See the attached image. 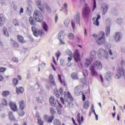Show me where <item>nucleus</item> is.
Instances as JSON below:
<instances>
[{"label": "nucleus", "mask_w": 125, "mask_h": 125, "mask_svg": "<svg viewBox=\"0 0 125 125\" xmlns=\"http://www.w3.org/2000/svg\"><path fill=\"white\" fill-rule=\"evenodd\" d=\"M38 123L39 125H43L44 122L42 120V119H38Z\"/></svg>", "instance_id": "45"}, {"label": "nucleus", "mask_w": 125, "mask_h": 125, "mask_svg": "<svg viewBox=\"0 0 125 125\" xmlns=\"http://www.w3.org/2000/svg\"><path fill=\"white\" fill-rule=\"evenodd\" d=\"M100 37L98 39L96 40L97 43L99 45H101V44H104L106 42V38H105V33L103 31H101L99 35Z\"/></svg>", "instance_id": "2"}, {"label": "nucleus", "mask_w": 125, "mask_h": 125, "mask_svg": "<svg viewBox=\"0 0 125 125\" xmlns=\"http://www.w3.org/2000/svg\"><path fill=\"white\" fill-rule=\"evenodd\" d=\"M58 80L61 83H63V85L64 86H66V85H67V84H66V82H65L64 80L62 81L61 75H60V74H59L58 75Z\"/></svg>", "instance_id": "30"}, {"label": "nucleus", "mask_w": 125, "mask_h": 125, "mask_svg": "<svg viewBox=\"0 0 125 125\" xmlns=\"http://www.w3.org/2000/svg\"><path fill=\"white\" fill-rule=\"evenodd\" d=\"M53 125H65V124L61 122V121L59 119H55L53 121Z\"/></svg>", "instance_id": "22"}, {"label": "nucleus", "mask_w": 125, "mask_h": 125, "mask_svg": "<svg viewBox=\"0 0 125 125\" xmlns=\"http://www.w3.org/2000/svg\"><path fill=\"white\" fill-rule=\"evenodd\" d=\"M66 53L67 55H69V56H73V53L71 51H70V50L67 49L66 51Z\"/></svg>", "instance_id": "44"}, {"label": "nucleus", "mask_w": 125, "mask_h": 125, "mask_svg": "<svg viewBox=\"0 0 125 125\" xmlns=\"http://www.w3.org/2000/svg\"><path fill=\"white\" fill-rule=\"evenodd\" d=\"M82 100L83 101H85V95L83 93H82Z\"/></svg>", "instance_id": "61"}, {"label": "nucleus", "mask_w": 125, "mask_h": 125, "mask_svg": "<svg viewBox=\"0 0 125 125\" xmlns=\"http://www.w3.org/2000/svg\"><path fill=\"white\" fill-rule=\"evenodd\" d=\"M3 32L5 37H8V36H9V34H8V32L7 31V29H6V28L4 27L3 29Z\"/></svg>", "instance_id": "41"}, {"label": "nucleus", "mask_w": 125, "mask_h": 125, "mask_svg": "<svg viewBox=\"0 0 125 125\" xmlns=\"http://www.w3.org/2000/svg\"><path fill=\"white\" fill-rule=\"evenodd\" d=\"M42 28L43 30L45 31V32H47L48 31V26L47 25V24H46V23L43 22Z\"/></svg>", "instance_id": "35"}, {"label": "nucleus", "mask_w": 125, "mask_h": 125, "mask_svg": "<svg viewBox=\"0 0 125 125\" xmlns=\"http://www.w3.org/2000/svg\"><path fill=\"white\" fill-rule=\"evenodd\" d=\"M67 60L68 62H71V61L73 60V56H70V57H68Z\"/></svg>", "instance_id": "58"}, {"label": "nucleus", "mask_w": 125, "mask_h": 125, "mask_svg": "<svg viewBox=\"0 0 125 125\" xmlns=\"http://www.w3.org/2000/svg\"><path fill=\"white\" fill-rule=\"evenodd\" d=\"M24 115L25 112L23 111H21L19 113V116H20V117H23Z\"/></svg>", "instance_id": "54"}, {"label": "nucleus", "mask_w": 125, "mask_h": 125, "mask_svg": "<svg viewBox=\"0 0 125 125\" xmlns=\"http://www.w3.org/2000/svg\"><path fill=\"white\" fill-rule=\"evenodd\" d=\"M19 107L21 110H24L26 108V103L23 100H21L19 102Z\"/></svg>", "instance_id": "13"}, {"label": "nucleus", "mask_w": 125, "mask_h": 125, "mask_svg": "<svg viewBox=\"0 0 125 125\" xmlns=\"http://www.w3.org/2000/svg\"><path fill=\"white\" fill-rule=\"evenodd\" d=\"M9 118L10 121H13L14 122L16 121V118H15L14 115H13V112H12V111L9 112Z\"/></svg>", "instance_id": "24"}, {"label": "nucleus", "mask_w": 125, "mask_h": 125, "mask_svg": "<svg viewBox=\"0 0 125 125\" xmlns=\"http://www.w3.org/2000/svg\"><path fill=\"white\" fill-rule=\"evenodd\" d=\"M13 47H19V44L16 41H13Z\"/></svg>", "instance_id": "43"}, {"label": "nucleus", "mask_w": 125, "mask_h": 125, "mask_svg": "<svg viewBox=\"0 0 125 125\" xmlns=\"http://www.w3.org/2000/svg\"><path fill=\"white\" fill-rule=\"evenodd\" d=\"M17 39L18 42H21V43H26V40H25L24 37L20 34H19L17 36Z\"/></svg>", "instance_id": "12"}, {"label": "nucleus", "mask_w": 125, "mask_h": 125, "mask_svg": "<svg viewBox=\"0 0 125 125\" xmlns=\"http://www.w3.org/2000/svg\"><path fill=\"white\" fill-rule=\"evenodd\" d=\"M18 83H19V80L17 78H14L13 80V83L14 84V86H16L17 85Z\"/></svg>", "instance_id": "38"}, {"label": "nucleus", "mask_w": 125, "mask_h": 125, "mask_svg": "<svg viewBox=\"0 0 125 125\" xmlns=\"http://www.w3.org/2000/svg\"><path fill=\"white\" fill-rule=\"evenodd\" d=\"M108 52H109L110 55H113V52H112V50L111 49H110L108 50Z\"/></svg>", "instance_id": "64"}, {"label": "nucleus", "mask_w": 125, "mask_h": 125, "mask_svg": "<svg viewBox=\"0 0 125 125\" xmlns=\"http://www.w3.org/2000/svg\"><path fill=\"white\" fill-rule=\"evenodd\" d=\"M91 110L92 111L93 113H95V110L94 109V106L93 105H92L91 107Z\"/></svg>", "instance_id": "63"}, {"label": "nucleus", "mask_w": 125, "mask_h": 125, "mask_svg": "<svg viewBox=\"0 0 125 125\" xmlns=\"http://www.w3.org/2000/svg\"><path fill=\"white\" fill-rule=\"evenodd\" d=\"M71 25L73 30H74L76 28V26L75 25V23H74L73 21H71Z\"/></svg>", "instance_id": "60"}, {"label": "nucleus", "mask_w": 125, "mask_h": 125, "mask_svg": "<svg viewBox=\"0 0 125 125\" xmlns=\"http://www.w3.org/2000/svg\"><path fill=\"white\" fill-rule=\"evenodd\" d=\"M37 6H38V8L41 11H43L44 10L43 8V5L42 3L41 0H38L37 1Z\"/></svg>", "instance_id": "15"}, {"label": "nucleus", "mask_w": 125, "mask_h": 125, "mask_svg": "<svg viewBox=\"0 0 125 125\" xmlns=\"http://www.w3.org/2000/svg\"><path fill=\"white\" fill-rule=\"evenodd\" d=\"M83 108L86 110H87L89 108V101L87 100L84 102Z\"/></svg>", "instance_id": "26"}, {"label": "nucleus", "mask_w": 125, "mask_h": 125, "mask_svg": "<svg viewBox=\"0 0 125 125\" xmlns=\"http://www.w3.org/2000/svg\"><path fill=\"white\" fill-rule=\"evenodd\" d=\"M59 92L62 95H63V88L61 87L59 89Z\"/></svg>", "instance_id": "59"}, {"label": "nucleus", "mask_w": 125, "mask_h": 125, "mask_svg": "<svg viewBox=\"0 0 125 125\" xmlns=\"http://www.w3.org/2000/svg\"><path fill=\"white\" fill-rule=\"evenodd\" d=\"M44 121H46L48 123H52L53 120H54V115L48 116V115H45L43 116Z\"/></svg>", "instance_id": "10"}, {"label": "nucleus", "mask_w": 125, "mask_h": 125, "mask_svg": "<svg viewBox=\"0 0 125 125\" xmlns=\"http://www.w3.org/2000/svg\"><path fill=\"white\" fill-rule=\"evenodd\" d=\"M64 32H60L59 35H58V38L59 39V40L61 42V44H65V42L62 41V39H61V37H62V38H64Z\"/></svg>", "instance_id": "21"}, {"label": "nucleus", "mask_w": 125, "mask_h": 125, "mask_svg": "<svg viewBox=\"0 0 125 125\" xmlns=\"http://www.w3.org/2000/svg\"><path fill=\"white\" fill-rule=\"evenodd\" d=\"M6 1V0H0V4H1V5H5Z\"/></svg>", "instance_id": "52"}, {"label": "nucleus", "mask_w": 125, "mask_h": 125, "mask_svg": "<svg viewBox=\"0 0 125 125\" xmlns=\"http://www.w3.org/2000/svg\"><path fill=\"white\" fill-rule=\"evenodd\" d=\"M103 52H104V58H106V59H108V58H109V54L108 53V52L102 49H99V50L98 51V57H99L100 58H101V57L102 56V53Z\"/></svg>", "instance_id": "8"}, {"label": "nucleus", "mask_w": 125, "mask_h": 125, "mask_svg": "<svg viewBox=\"0 0 125 125\" xmlns=\"http://www.w3.org/2000/svg\"><path fill=\"white\" fill-rule=\"evenodd\" d=\"M106 36H109L110 35V28L109 27H107L106 29Z\"/></svg>", "instance_id": "49"}, {"label": "nucleus", "mask_w": 125, "mask_h": 125, "mask_svg": "<svg viewBox=\"0 0 125 125\" xmlns=\"http://www.w3.org/2000/svg\"><path fill=\"white\" fill-rule=\"evenodd\" d=\"M75 21L77 24H79V26H81V15L80 13L77 14L74 17Z\"/></svg>", "instance_id": "17"}, {"label": "nucleus", "mask_w": 125, "mask_h": 125, "mask_svg": "<svg viewBox=\"0 0 125 125\" xmlns=\"http://www.w3.org/2000/svg\"><path fill=\"white\" fill-rule=\"evenodd\" d=\"M9 105L13 112H16V111L18 110L17 109V105H16V103L11 102Z\"/></svg>", "instance_id": "11"}, {"label": "nucleus", "mask_w": 125, "mask_h": 125, "mask_svg": "<svg viewBox=\"0 0 125 125\" xmlns=\"http://www.w3.org/2000/svg\"><path fill=\"white\" fill-rule=\"evenodd\" d=\"M1 104L3 106H7L8 105V103H7V100L5 99H2L1 100Z\"/></svg>", "instance_id": "32"}, {"label": "nucleus", "mask_w": 125, "mask_h": 125, "mask_svg": "<svg viewBox=\"0 0 125 125\" xmlns=\"http://www.w3.org/2000/svg\"><path fill=\"white\" fill-rule=\"evenodd\" d=\"M74 60L78 63V62H81V54H80V52H79V50L76 49H75L74 52Z\"/></svg>", "instance_id": "5"}, {"label": "nucleus", "mask_w": 125, "mask_h": 125, "mask_svg": "<svg viewBox=\"0 0 125 125\" xmlns=\"http://www.w3.org/2000/svg\"><path fill=\"white\" fill-rule=\"evenodd\" d=\"M90 64H91V61H90V60L88 59H86L85 60V62L84 63L85 67H88V66H89Z\"/></svg>", "instance_id": "34"}, {"label": "nucleus", "mask_w": 125, "mask_h": 125, "mask_svg": "<svg viewBox=\"0 0 125 125\" xmlns=\"http://www.w3.org/2000/svg\"><path fill=\"white\" fill-rule=\"evenodd\" d=\"M82 15L85 18L89 17V15H90V8L88 7H85L83 10Z\"/></svg>", "instance_id": "7"}, {"label": "nucleus", "mask_w": 125, "mask_h": 125, "mask_svg": "<svg viewBox=\"0 0 125 125\" xmlns=\"http://www.w3.org/2000/svg\"><path fill=\"white\" fill-rule=\"evenodd\" d=\"M68 38L70 40H74L75 39V35L72 33H69L68 34Z\"/></svg>", "instance_id": "39"}, {"label": "nucleus", "mask_w": 125, "mask_h": 125, "mask_svg": "<svg viewBox=\"0 0 125 125\" xmlns=\"http://www.w3.org/2000/svg\"><path fill=\"white\" fill-rule=\"evenodd\" d=\"M57 102L58 104V105L60 106V107H58L57 108V113L58 115H61V114H62V109H61V108L62 107V104H60L58 101H57Z\"/></svg>", "instance_id": "20"}, {"label": "nucleus", "mask_w": 125, "mask_h": 125, "mask_svg": "<svg viewBox=\"0 0 125 125\" xmlns=\"http://www.w3.org/2000/svg\"><path fill=\"white\" fill-rule=\"evenodd\" d=\"M101 18V16L100 15H98V17L95 21V18H93L92 20H93V24L94 25H95L96 26H99V19Z\"/></svg>", "instance_id": "16"}, {"label": "nucleus", "mask_w": 125, "mask_h": 125, "mask_svg": "<svg viewBox=\"0 0 125 125\" xmlns=\"http://www.w3.org/2000/svg\"><path fill=\"white\" fill-rule=\"evenodd\" d=\"M125 77V70L124 68L122 67L118 69V72L115 76L116 79H121V77Z\"/></svg>", "instance_id": "6"}, {"label": "nucleus", "mask_w": 125, "mask_h": 125, "mask_svg": "<svg viewBox=\"0 0 125 125\" xmlns=\"http://www.w3.org/2000/svg\"><path fill=\"white\" fill-rule=\"evenodd\" d=\"M31 30L33 31V35L35 37H39V36H40V37H42V35L44 34V32L43 31V30L38 29V28H37V27L35 26H32L31 27Z\"/></svg>", "instance_id": "4"}, {"label": "nucleus", "mask_w": 125, "mask_h": 125, "mask_svg": "<svg viewBox=\"0 0 125 125\" xmlns=\"http://www.w3.org/2000/svg\"><path fill=\"white\" fill-rule=\"evenodd\" d=\"M49 101L51 106L56 107V101L53 97H51L49 99Z\"/></svg>", "instance_id": "14"}, {"label": "nucleus", "mask_w": 125, "mask_h": 125, "mask_svg": "<svg viewBox=\"0 0 125 125\" xmlns=\"http://www.w3.org/2000/svg\"><path fill=\"white\" fill-rule=\"evenodd\" d=\"M64 97L65 102H67V107H71L73 106V102L74 101V98L71 93L69 91L64 92Z\"/></svg>", "instance_id": "1"}, {"label": "nucleus", "mask_w": 125, "mask_h": 125, "mask_svg": "<svg viewBox=\"0 0 125 125\" xmlns=\"http://www.w3.org/2000/svg\"><path fill=\"white\" fill-rule=\"evenodd\" d=\"M60 101H61V102H62V104H64V98H63V97H61L60 98Z\"/></svg>", "instance_id": "62"}, {"label": "nucleus", "mask_w": 125, "mask_h": 125, "mask_svg": "<svg viewBox=\"0 0 125 125\" xmlns=\"http://www.w3.org/2000/svg\"><path fill=\"white\" fill-rule=\"evenodd\" d=\"M108 5H105L103 7L102 13L104 15L105 13H107V11H108Z\"/></svg>", "instance_id": "31"}, {"label": "nucleus", "mask_w": 125, "mask_h": 125, "mask_svg": "<svg viewBox=\"0 0 125 125\" xmlns=\"http://www.w3.org/2000/svg\"><path fill=\"white\" fill-rule=\"evenodd\" d=\"M19 12H20V15H21V14L24 13V9H23V8H22V7H21L20 9Z\"/></svg>", "instance_id": "57"}, {"label": "nucleus", "mask_w": 125, "mask_h": 125, "mask_svg": "<svg viewBox=\"0 0 125 125\" xmlns=\"http://www.w3.org/2000/svg\"><path fill=\"white\" fill-rule=\"evenodd\" d=\"M45 8H46V10L49 12V13H51V9L49 7V6L47 4H45L44 5Z\"/></svg>", "instance_id": "40"}, {"label": "nucleus", "mask_w": 125, "mask_h": 125, "mask_svg": "<svg viewBox=\"0 0 125 125\" xmlns=\"http://www.w3.org/2000/svg\"><path fill=\"white\" fill-rule=\"evenodd\" d=\"M95 8H96V0H94L93 10H94Z\"/></svg>", "instance_id": "56"}, {"label": "nucleus", "mask_w": 125, "mask_h": 125, "mask_svg": "<svg viewBox=\"0 0 125 125\" xmlns=\"http://www.w3.org/2000/svg\"><path fill=\"white\" fill-rule=\"evenodd\" d=\"M113 76V73H107L106 74V79L108 81H109V80H110L111 79V78H112V77Z\"/></svg>", "instance_id": "42"}, {"label": "nucleus", "mask_w": 125, "mask_h": 125, "mask_svg": "<svg viewBox=\"0 0 125 125\" xmlns=\"http://www.w3.org/2000/svg\"><path fill=\"white\" fill-rule=\"evenodd\" d=\"M77 121L79 123V125H82V122H83V116L81 117V113H79L77 115Z\"/></svg>", "instance_id": "25"}, {"label": "nucleus", "mask_w": 125, "mask_h": 125, "mask_svg": "<svg viewBox=\"0 0 125 125\" xmlns=\"http://www.w3.org/2000/svg\"><path fill=\"white\" fill-rule=\"evenodd\" d=\"M10 93V92H9V91H4L2 93V96H3V97H7V96H8V95H9Z\"/></svg>", "instance_id": "36"}, {"label": "nucleus", "mask_w": 125, "mask_h": 125, "mask_svg": "<svg viewBox=\"0 0 125 125\" xmlns=\"http://www.w3.org/2000/svg\"><path fill=\"white\" fill-rule=\"evenodd\" d=\"M70 23V20H66L64 21V24L65 27H68Z\"/></svg>", "instance_id": "46"}, {"label": "nucleus", "mask_w": 125, "mask_h": 125, "mask_svg": "<svg viewBox=\"0 0 125 125\" xmlns=\"http://www.w3.org/2000/svg\"><path fill=\"white\" fill-rule=\"evenodd\" d=\"M14 24L15 26H19V22L17 20H14Z\"/></svg>", "instance_id": "53"}, {"label": "nucleus", "mask_w": 125, "mask_h": 125, "mask_svg": "<svg viewBox=\"0 0 125 125\" xmlns=\"http://www.w3.org/2000/svg\"><path fill=\"white\" fill-rule=\"evenodd\" d=\"M50 112L51 115H52V116H54L53 115L56 114V110H55V108H54V107H51L50 108Z\"/></svg>", "instance_id": "37"}, {"label": "nucleus", "mask_w": 125, "mask_h": 125, "mask_svg": "<svg viewBox=\"0 0 125 125\" xmlns=\"http://www.w3.org/2000/svg\"><path fill=\"white\" fill-rule=\"evenodd\" d=\"M93 66L92 67H94V68H96L99 71H101L102 70V63L98 61H97L93 63Z\"/></svg>", "instance_id": "9"}, {"label": "nucleus", "mask_w": 125, "mask_h": 125, "mask_svg": "<svg viewBox=\"0 0 125 125\" xmlns=\"http://www.w3.org/2000/svg\"><path fill=\"white\" fill-rule=\"evenodd\" d=\"M5 23V18H4V16L3 14H0V26L3 25Z\"/></svg>", "instance_id": "18"}, {"label": "nucleus", "mask_w": 125, "mask_h": 125, "mask_svg": "<svg viewBox=\"0 0 125 125\" xmlns=\"http://www.w3.org/2000/svg\"><path fill=\"white\" fill-rule=\"evenodd\" d=\"M49 80L53 85H56V83L54 80V76L52 74H51L49 76Z\"/></svg>", "instance_id": "23"}, {"label": "nucleus", "mask_w": 125, "mask_h": 125, "mask_svg": "<svg viewBox=\"0 0 125 125\" xmlns=\"http://www.w3.org/2000/svg\"><path fill=\"white\" fill-rule=\"evenodd\" d=\"M16 92L17 94H20V93H23L24 92V88L22 86H20L19 87L16 88Z\"/></svg>", "instance_id": "19"}, {"label": "nucleus", "mask_w": 125, "mask_h": 125, "mask_svg": "<svg viewBox=\"0 0 125 125\" xmlns=\"http://www.w3.org/2000/svg\"><path fill=\"white\" fill-rule=\"evenodd\" d=\"M6 70V68L5 67H0V73H4Z\"/></svg>", "instance_id": "50"}, {"label": "nucleus", "mask_w": 125, "mask_h": 125, "mask_svg": "<svg viewBox=\"0 0 125 125\" xmlns=\"http://www.w3.org/2000/svg\"><path fill=\"white\" fill-rule=\"evenodd\" d=\"M121 37V33L117 32L116 33V36L115 37V40L116 41V42H119L120 40H121L122 39V38Z\"/></svg>", "instance_id": "29"}, {"label": "nucleus", "mask_w": 125, "mask_h": 125, "mask_svg": "<svg viewBox=\"0 0 125 125\" xmlns=\"http://www.w3.org/2000/svg\"><path fill=\"white\" fill-rule=\"evenodd\" d=\"M63 6L64 7L65 12H67V11H68V10H67V8L68 7V5L67 4V3H64L63 4Z\"/></svg>", "instance_id": "55"}, {"label": "nucleus", "mask_w": 125, "mask_h": 125, "mask_svg": "<svg viewBox=\"0 0 125 125\" xmlns=\"http://www.w3.org/2000/svg\"><path fill=\"white\" fill-rule=\"evenodd\" d=\"M71 77L73 80H79L78 73L76 72H73L71 74Z\"/></svg>", "instance_id": "27"}, {"label": "nucleus", "mask_w": 125, "mask_h": 125, "mask_svg": "<svg viewBox=\"0 0 125 125\" xmlns=\"http://www.w3.org/2000/svg\"><path fill=\"white\" fill-rule=\"evenodd\" d=\"M55 94L57 98H60V94H59V92L58 91L55 90Z\"/></svg>", "instance_id": "48"}, {"label": "nucleus", "mask_w": 125, "mask_h": 125, "mask_svg": "<svg viewBox=\"0 0 125 125\" xmlns=\"http://www.w3.org/2000/svg\"><path fill=\"white\" fill-rule=\"evenodd\" d=\"M34 18L36 21L37 22H42L43 21V16H42V14L41 11L36 10L34 11Z\"/></svg>", "instance_id": "3"}, {"label": "nucleus", "mask_w": 125, "mask_h": 125, "mask_svg": "<svg viewBox=\"0 0 125 125\" xmlns=\"http://www.w3.org/2000/svg\"><path fill=\"white\" fill-rule=\"evenodd\" d=\"M60 55H61V53L60 51H58L55 54V56L57 57V60H58L59 57H60Z\"/></svg>", "instance_id": "47"}, {"label": "nucleus", "mask_w": 125, "mask_h": 125, "mask_svg": "<svg viewBox=\"0 0 125 125\" xmlns=\"http://www.w3.org/2000/svg\"><path fill=\"white\" fill-rule=\"evenodd\" d=\"M29 20L31 25H32V26H35V25H36V21H35V20H34L33 17H30Z\"/></svg>", "instance_id": "33"}, {"label": "nucleus", "mask_w": 125, "mask_h": 125, "mask_svg": "<svg viewBox=\"0 0 125 125\" xmlns=\"http://www.w3.org/2000/svg\"><path fill=\"white\" fill-rule=\"evenodd\" d=\"M90 71L93 77H96V76H97V72L95 71L94 67H91Z\"/></svg>", "instance_id": "28"}, {"label": "nucleus", "mask_w": 125, "mask_h": 125, "mask_svg": "<svg viewBox=\"0 0 125 125\" xmlns=\"http://www.w3.org/2000/svg\"><path fill=\"white\" fill-rule=\"evenodd\" d=\"M45 66V63H42L40 64V67L39 68V72L41 71V68H42L43 67Z\"/></svg>", "instance_id": "51"}]
</instances>
